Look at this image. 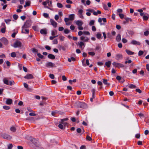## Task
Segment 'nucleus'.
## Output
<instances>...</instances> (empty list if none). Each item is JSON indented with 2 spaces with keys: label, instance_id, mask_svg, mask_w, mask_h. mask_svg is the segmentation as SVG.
<instances>
[{
  "label": "nucleus",
  "instance_id": "42",
  "mask_svg": "<svg viewBox=\"0 0 149 149\" xmlns=\"http://www.w3.org/2000/svg\"><path fill=\"white\" fill-rule=\"evenodd\" d=\"M59 123L63 125L64 126H65V125L67 124L66 123L64 122V121H63V120H61V121Z\"/></svg>",
  "mask_w": 149,
  "mask_h": 149
},
{
  "label": "nucleus",
  "instance_id": "51",
  "mask_svg": "<svg viewBox=\"0 0 149 149\" xmlns=\"http://www.w3.org/2000/svg\"><path fill=\"white\" fill-rule=\"evenodd\" d=\"M101 34L100 33H98L96 35V37L98 39H100L101 36Z\"/></svg>",
  "mask_w": 149,
  "mask_h": 149
},
{
  "label": "nucleus",
  "instance_id": "64",
  "mask_svg": "<svg viewBox=\"0 0 149 149\" xmlns=\"http://www.w3.org/2000/svg\"><path fill=\"white\" fill-rule=\"evenodd\" d=\"M123 10L122 9L119 8L117 10V12L118 13H122L123 12Z\"/></svg>",
  "mask_w": 149,
  "mask_h": 149
},
{
  "label": "nucleus",
  "instance_id": "37",
  "mask_svg": "<svg viewBox=\"0 0 149 149\" xmlns=\"http://www.w3.org/2000/svg\"><path fill=\"white\" fill-rule=\"evenodd\" d=\"M125 19L127 22H128L129 21H130L131 22H132V20L131 18L128 17H125Z\"/></svg>",
  "mask_w": 149,
  "mask_h": 149
},
{
  "label": "nucleus",
  "instance_id": "29",
  "mask_svg": "<svg viewBox=\"0 0 149 149\" xmlns=\"http://www.w3.org/2000/svg\"><path fill=\"white\" fill-rule=\"evenodd\" d=\"M31 1H27L26 2L24 6V7H26L27 6H29L30 5Z\"/></svg>",
  "mask_w": 149,
  "mask_h": 149
},
{
  "label": "nucleus",
  "instance_id": "9",
  "mask_svg": "<svg viewBox=\"0 0 149 149\" xmlns=\"http://www.w3.org/2000/svg\"><path fill=\"white\" fill-rule=\"evenodd\" d=\"M33 75L31 74H28L26 76L24 77V78L27 79H29L33 78Z\"/></svg>",
  "mask_w": 149,
  "mask_h": 149
},
{
  "label": "nucleus",
  "instance_id": "11",
  "mask_svg": "<svg viewBox=\"0 0 149 149\" xmlns=\"http://www.w3.org/2000/svg\"><path fill=\"white\" fill-rule=\"evenodd\" d=\"M80 38L81 40L84 42H87L89 40V39L87 37L84 36H81Z\"/></svg>",
  "mask_w": 149,
  "mask_h": 149
},
{
  "label": "nucleus",
  "instance_id": "12",
  "mask_svg": "<svg viewBox=\"0 0 149 149\" xmlns=\"http://www.w3.org/2000/svg\"><path fill=\"white\" fill-rule=\"evenodd\" d=\"M149 18V15L147 13H146L143 17V18L144 20H147Z\"/></svg>",
  "mask_w": 149,
  "mask_h": 149
},
{
  "label": "nucleus",
  "instance_id": "59",
  "mask_svg": "<svg viewBox=\"0 0 149 149\" xmlns=\"http://www.w3.org/2000/svg\"><path fill=\"white\" fill-rule=\"evenodd\" d=\"M13 17L14 19L16 20L18 18V16L16 15H14L13 16Z\"/></svg>",
  "mask_w": 149,
  "mask_h": 149
},
{
  "label": "nucleus",
  "instance_id": "39",
  "mask_svg": "<svg viewBox=\"0 0 149 149\" xmlns=\"http://www.w3.org/2000/svg\"><path fill=\"white\" fill-rule=\"evenodd\" d=\"M129 87L131 88H136V86L133 84H131L129 86Z\"/></svg>",
  "mask_w": 149,
  "mask_h": 149
},
{
  "label": "nucleus",
  "instance_id": "63",
  "mask_svg": "<svg viewBox=\"0 0 149 149\" xmlns=\"http://www.w3.org/2000/svg\"><path fill=\"white\" fill-rule=\"evenodd\" d=\"M122 41L123 43H125L127 42V39L124 38H123L122 39Z\"/></svg>",
  "mask_w": 149,
  "mask_h": 149
},
{
  "label": "nucleus",
  "instance_id": "30",
  "mask_svg": "<svg viewBox=\"0 0 149 149\" xmlns=\"http://www.w3.org/2000/svg\"><path fill=\"white\" fill-rule=\"evenodd\" d=\"M126 53L129 55H132L134 54V52L129 50L126 49Z\"/></svg>",
  "mask_w": 149,
  "mask_h": 149
},
{
  "label": "nucleus",
  "instance_id": "19",
  "mask_svg": "<svg viewBox=\"0 0 149 149\" xmlns=\"http://www.w3.org/2000/svg\"><path fill=\"white\" fill-rule=\"evenodd\" d=\"M70 20L68 18H65L64 19V21L66 23V24L67 25H68L71 24V23L69 22V21Z\"/></svg>",
  "mask_w": 149,
  "mask_h": 149
},
{
  "label": "nucleus",
  "instance_id": "47",
  "mask_svg": "<svg viewBox=\"0 0 149 149\" xmlns=\"http://www.w3.org/2000/svg\"><path fill=\"white\" fill-rule=\"evenodd\" d=\"M13 147V146L12 144H10L8 145V149H11Z\"/></svg>",
  "mask_w": 149,
  "mask_h": 149
},
{
  "label": "nucleus",
  "instance_id": "34",
  "mask_svg": "<svg viewBox=\"0 0 149 149\" xmlns=\"http://www.w3.org/2000/svg\"><path fill=\"white\" fill-rule=\"evenodd\" d=\"M75 60V58L73 57H71L70 58H68V61L69 62H71L72 61H74Z\"/></svg>",
  "mask_w": 149,
  "mask_h": 149
},
{
  "label": "nucleus",
  "instance_id": "53",
  "mask_svg": "<svg viewBox=\"0 0 149 149\" xmlns=\"http://www.w3.org/2000/svg\"><path fill=\"white\" fill-rule=\"evenodd\" d=\"M37 55L39 57V58H43L44 57V56L43 55H42L40 53H38L37 54Z\"/></svg>",
  "mask_w": 149,
  "mask_h": 149
},
{
  "label": "nucleus",
  "instance_id": "43",
  "mask_svg": "<svg viewBox=\"0 0 149 149\" xmlns=\"http://www.w3.org/2000/svg\"><path fill=\"white\" fill-rule=\"evenodd\" d=\"M16 54L15 52H13L11 54V56L13 57H15L16 56Z\"/></svg>",
  "mask_w": 149,
  "mask_h": 149
},
{
  "label": "nucleus",
  "instance_id": "7",
  "mask_svg": "<svg viewBox=\"0 0 149 149\" xmlns=\"http://www.w3.org/2000/svg\"><path fill=\"white\" fill-rule=\"evenodd\" d=\"M31 26V23L30 21H26L24 23V25L22 26V28H27Z\"/></svg>",
  "mask_w": 149,
  "mask_h": 149
},
{
  "label": "nucleus",
  "instance_id": "45",
  "mask_svg": "<svg viewBox=\"0 0 149 149\" xmlns=\"http://www.w3.org/2000/svg\"><path fill=\"white\" fill-rule=\"evenodd\" d=\"M3 108L6 110H8L10 108V107L7 106H3Z\"/></svg>",
  "mask_w": 149,
  "mask_h": 149
},
{
  "label": "nucleus",
  "instance_id": "60",
  "mask_svg": "<svg viewBox=\"0 0 149 149\" xmlns=\"http://www.w3.org/2000/svg\"><path fill=\"white\" fill-rule=\"evenodd\" d=\"M83 12V10L82 9H79L78 11V14L80 15H81L82 14Z\"/></svg>",
  "mask_w": 149,
  "mask_h": 149
},
{
  "label": "nucleus",
  "instance_id": "20",
  "mask_svg": "<svg viewBox=\"0 0 149 149\" xmlns=\"http://www.w3.org/2000/svg\"><path fill=\"white\" fill-rule=\"evenodd\" d=\"M80 107H81L85 108L87 107V105L84 103H80Z\"/></svg>",
  "mask_w": 149,
  "mask_h": 149
},
{
  "label": "nucleus",
  "instance_id": "54",
  "mask_svg": "<svg viewBox=\"0 0 149 149\" xmlns=\"http://www.w3.org/2000/svg\"><path fill=\"white\" fill-rule=\"evenodd\" d=\"M128 33L130 35L132 36L134 33V32L133 31H129L128 32Z\"/></svg>",
  "mask_w": 149,
  "mask_h": 149
},
{
  "label": "nucleus",
  "instance_id": "22",
  "mask_svg": "<svg viewBox=\"0 0 149 149\" xmlns=\"http://www.w3.org/2000/svg\"><path fill=\"white\" fill-rule=\"evenodd\" d=\"M68 18L69 20L71 21L73 20L74 18V15L72 14L70 15H69V18Z\"/></svg>",
  "mask_w": 149,
  "mask_h": 149
},
{
  "label": "nucleus",
  "instance_id": "41",
  "mask_svg": "<svg viewBox=\"0 0 149 149\" xmlns=\"http://www.w3.org/2000/svg\"><path fill=\"white\" fill-rule=\"evenodd\" d=\"M18 31L16 30L15 31V32L14 33H13L11 35V36L13 38H15V35L16 34H17V33Z\"/></svg>",
  "mask_w": 149,
  "mask_h": 149
},
{
  "label": "nucleus",
  "instance_id": "18",
  "mask_svg": "<svg viewBox=\"0 0 149 149\" xmlns=\"http://www.w3.org/2000/svg\"><path fill=\"white\" fill-rule=\"evenodd\" d=\"M40 33L42 34H47V31L46 29H41L40 31Z\"/></svg>",
  "mask_w": 149,
  "mask_h": 149
},
{
  "label": "nucleus",
  "instance_id": "10",
  "mask_svg": "<svg viewBox=\"0 0 149 149\" xmlns=\"http://www.w3.org/2000/svg\"><path fill=\"white\" fill-rule=\"evenodd\" d=\"M51 24L54 27L56 28L57 27V23L54 20L50 19V20Z\"/></svg>",
  "mask_w": 149,
  "mask_h": 149
},
{
  "label": "nucleus",
  "instance_id": "3",
  "mask_svg": "<svg viewBox=\"0 0 149 149\" xmlns=\"http://www.w3.org/2000/svg\"><path fill=\"white\" fill-rule=\"evenodd\" d=\"M86 11L93 13V15H97L98 14H100L101 13V11L99 10H97V12H95L93 10L88 9Z\"/></svg>",
  "mask_w": 149,
  "mask_h": 149
},
{
  "label": "nucleus",
  "instance_id": "49",
  "mask_svg": "<svg viewBox=\"0 0 149 149\" xmlns=\"http://www.w3.org/2000/svg\"><path fill=\"white\" fill-rule=\"evenodd\" d=\"M88 54L89 55H91L92 56H94L95 54V52H88Z\"/></svg>",
  "mask_w": 149,
  "mask_h": 149
},
{
  "label": "nucleus",
  "instance_id": "31",
  "mask_svg": "<svg viewBox=\"0 0 149 149\" xmlns=\"http://www.w3.org/2000/svg\"><path fill=\"white\" fill-rule=\"evenodd\" d=\"M58 127L61 129H64L65 127V126H64L63 125L61 124L60 123H59Z\"/></svg>",
  "mask_w": 149,
  "mask_h": 149
},
{
  "label": "nucleus",
  "instance_id": "8",
  "mask_svg": "<svg viewBox=\"0 0 149 149\" xmlns=\"http://www.w3.org/2000/svg\"><path fill=\"white\" fill-rule=\"evenodd\" d=\"M22 45L21 42L19 41H17L14 43L13 45V47L15 48L21 47Z\"/></svg>",
  "mask_w": 149,
  "mask_h": 149
},
{
  "label": "nucleus",
  "instance_id": "32",
  "mask_svg": "<svg viewBox=\"0 0 149 149\" xmlns=\"http://www.w3.org/2000/svg\"><path fill=\"white\" fill-rule=\"evenodd\" d=\"M10 130L12 132H15L16 130V128L14 126L11 127L10 128Z\"/></svg>",
  "mask_w": 149,
  "mask_h": 149
},
{
  "label": "nucleus",
  "instance_id": "2",
  "mask_svg": "<svg viewBox=\"0 0 149 149\" xmlns=\"http://www.w3.org/2000/svg\"><path fill=\"white\" fill-rule=\"evenodd\" d=\"M29 140L33 144V147L35 149H44L38 140L33 138H30Z\"/></svg>",
  "mask_w": 149,
  "mask_h": 149
},
{
  "label": "nucleus",
  "instance_id": "33",
  "mask_svg": "<svg viewBox=\"0 0 149 149\" xmlns=\"http://www.w3.org/2000/svg\"><path fill=\"white\" fill-rule=\"evenodd\" d=\"M116 58L118 60L121 58L122 57V56L121 54H118L116 55Z\"/></svg>",
  "mask_w": 149,
  "mask_h": 149
},
{
  "label": "nucleus",
  "instance_id": "48",
  "mask_svg": "<svg viewBox=\"0 0 149 149\" xmlns=\"http://www.w3.org/2000/svg\"><path fill=\"white\" fill-rule=\"evenodd\" d=\"M86 140L89 141H91L92 140L91 138L89 136L87 135L86 138Z\"/></svg>",
  "mask_w": 149,
  "mask_h": 149
},
{
  "label": "nucleus",
  "instance_id": "15",
  "mask_svg": "<svg viewBox=\"0 0 149 149\" xmlns=\"http://www.w3.org/2000/svg\"><path fill=\"white\" fill-rule=\"evenodd\" d=\"M75 23L78 26H81L83 24V22L80 20H77L75 22Z\"/></svg>",
  "mask_w": 149,
  "mask_h": 149
},
{
  "label": "nucleus",
  "instance_id": "57",
  "mask_svg": "<svg viewBox=\"0 0 149 149\" xmlns=\"http://www.w3.org/2000/svg\"><path fill=\"white\" fill-rule=\"evenodd\" d=\"M83 32V34L86 35H89L90 33L88 31H84Z\"/></svg>",
  "mask_w": 149,
  "mask_h": 149
},
{
  "label": "nucleus",
  "instance_id": "56",
  "mask_svg": "<svg viewBox=\"0 0 149 149\" xmlns=\"http://www.w3.org/2000/svg\"><path fill=\"white\" fill-rule=\"evenodd\" d=\"M49 77L52 79H53L54 78V76L53 74H50L49 75Z\"/></svg>",
  "mask_w": 149,
  "mask_h": 149
},
{
  "label": "nucleus",
  "instance_id": "25",
  "mask_svg": "<svg viewBox=\"0 0 149 149\" xmlns=\"http://www.w3.org/2000/svg\"><path fill=\"white\" fill-rule=\"evenodd\" d=\"M137 11L139 12L140 13V15L141 16H143L145 15L144 13H143V10L142 9H138Z\"/></svg>",
  "mask_w": 149,
  "mask_h": 149
},
{
  "label": "nucleus",
  "instance_id": "61",
  "mask_svg": "<svg viewBox=\"0 0 149 149\" xmlns=\"http://www.w3.org/2000/svg\"><path fill=\"white\" fill-rule=\"evenodd\" d=\"M136 91L138 93H141L142 91H141L139 88H137L136 89Z\"/></svg>",
  "mask_w": 149,
  "mask_h": 149
},
{
  "label": "nucleus",
  "instance_id": "1",
  "mask_svg": "<svg viewBox=\"0 0 149 149\" xmlns=\"http://www.w3.org/2000/svg\"><path fill=\"white\" fill-rule=\"evenodd\" d=\"M29 140L33 144V147L35 149H44L38 140L33 138H30Z\"/></svg>",
  "mask_w": 149,
  "mask_h": 149
},
{
  "label": "nucleus",
  "instance_id": "55",
  "mask_svg": "<svg viewBox=\"0 0 149 149\" xmlns=\"http://www.w3.org/2000/svg\"><path fill=\"white\" fill-rule=\"evenodd\" d=\"M149 31H146L144 33V34L145 36H147L149 35Z\"/></svg>",
  "mask_w": 149,
  "mask_h": 149
},
{
  "label": "nucleus",
  "instance_id": "40",
  "mask_svg": "<svg viewBox=\"0 0 149 149\" xmlns=\"http://www.w3.org/2000/svg\"><path fill=\"white\" fill-rule=\"evenodd\" d=\"M57 6L59 8H62L63 6V5L59 3H58L57 4Z\"/></svg>",
  "mask_w": 149,
  "mask_h": 149
},
{
  "label": "nucleus",
  "instance_id": "27",
  "mask_svg": "<svg viewBox=\"0 0 149 149\" xmlns=\"http://www.w3.org/2000/svg\"><path fill=\"white\" fill-rule=\"evenodd\" d=\"M111 64V62L110 61H108L106 62L105 63V65L108 68L110 67V65Z\"/></svg>",
  "mask_w": 149,
  "mask_h": 149
},
{
  "label": "nucleus",
  "instance_id": "62",
  "mask_svg": "<svg viewBox=\"0 0 149 149\" xmlns=\"http://www.w3.org/2000/svg\"><path fill=\"white\" fill-rule=\"evenodd\" d=\"M59 49H60L63 50V51H65L66 50V49H65V47L63 46H60Z\"/></svg>",
  "mask_w": 149,
  "mask_h": 149
},
{
  "label": "nucleus",
  "instance_id": "17",
  "mask_svg": "<svg viewBox=\"0 0 149 149\" xmlns=\"http://www.w3.org/2000/svg\"><path fill=\"white\" fill-rule=\"evenodd\" d=\"M22 33H29V29H26V28H22Z\"/></svg>",
  "mask_w": 149,
  "mask_h": 149
},
{
  "label": "nucleus",
  "instance_id": "5",
  "mask_svg": "<svg viewBox=\"0 0 149 149\" xmlns=\"http://www.w3.org/2000/svg\"><path fill=\"white\" fill-rule=\"evenodd\" d=\"M112 64L116 67L118 68H123L124 67V65L121 63H118L113 62V63Z\"/></svg>",
  "mask_w": 149,
  "mask_h": 149
},
{
  "label": "nucleus",
  "instance_id": "4",
  "mask_svg": "<svg viewBox=\"0 0 149 149\" xmlns=\"http://www.w3.org/2000/svg\"><path fill=\"white\" fill-rule=\"evenodd\" d=\"M1 136L4 139L8 140H10L12 138V136L6 134H2L1 135Z\"/></svg>",
  "mask_w": 149,
  "mask_h": 149
},
{
  "label": "nucleus",
  "instance_id": "58",
  "mask_svg": "<svg viewBox=\"0 0 149 149\" xmlns=\"http://www.w3.org/2000/svg\"><path fill=\"white\" fill-rule=\"evenodd\" d=\"M95 21L93 20H91L89 23V25H92L94 24Z\"/></svg>",
  "mask_w": 149,
  "mask_h": 149
},
{
  "label": "nucleus",
  "instance_id": "38",
  "mask_svg": "<svg viewBox=\"0 0 149 149\" xmlns=\"http://www.w3.org/2000/svg\"><path fill=\"white\" fill-rule=\"evenodd\" d=\"M70 30L67 29H64V32L65 34H68L70 32Z\"/></svg>",
  "mask_w": 149,
  "mask_h": 149
},
{
  "label": "nucleus",
  "instance_id": "28",
  "mask_svg": "<svg viewBox=\"0 0 149 149\" xmlns=\"http://www.w3.org/2000/svg\"><path fill=\"white\" fill-rule=\"evenodd\" d=\"M3 81L4 84L7 85H9L8 81L6 78H4L3 80Z\"/></svg>",
  "mask_w": 149,
  "mask_h": 149
},
{
  "label": "nucleus",
  "instance_id": "35",
  "mask_svg": "<svg viewBox=\"0 0 149 149\" xmlns=\"http://www.w3.org/2000/svg\"><path fill=\"white\" fill-rule=\"evenodd\" d=\"M29 115L31 116H35L36 115V114L35 113V111H33L29 113Z\"/></svg>",
  "mask_w": 149,
  "mask_h": 149
},
{
  "label": "nucleus",
  "instance_id": "6",
  "mask_svg": "<svg viewBox=\"0 0 149 149\" xmlns=\"http://www.w3.org/2000/svg\"><path fill=\"white\" fill-rule=\"evenodd\" d=\"M46 67L49 68H52L55 67V64L51 62H48L45 65Z\"/></svg>",
  "mask_w": 149,
  "mask_h": 149
},
{
  "label": "nucleus",
  "instance_id": "16",
  "mask_svg": "<svg viewBox=\"0 0 149 149\" xmlns=\"http://www.w3.org/2000/svg\"><path fill=\"white\" fill-rule=\"evenodd\" d=\"M131 44L134 45H140L141 44V43L135 40H132L131 42Z\"/></svg>",
  "mask_w": 149,
  "mask_h": 149
},
{
  "label": "nucleus",
  "instance_id": "50",
  "mask_svg": "<svg viewBox=\"0 0 149 149\" xmlns=\"http://www.w3.org/2000/svg\"><path fill=\"white\" fill-rule=\"evenodd\" d=\"M143 52L141 50H140L139 52L138 55L139 56H141L143 54Z\"/></svg>",
  "mask_w": 149,
  "mask_h": 149
},
{
  "label": "nucleus",
  "instance_id": "13",
  "mask_svg": "<svg viewBox=\"0 0 149 149\" xmlns=\"http://www.w3.org/2000/svg\"><path fill=\"white\" fill-rule=\"evenodd\" d=\"M13 100L9 98L7 99L6 102V104L8 105L11 104Z\"/></svg>",
  "mask_w": 149,
  "mask_h": 149
},
{
  "label": "nucleus",
  "instance_id": "36",
  "mask_svg": "<svg viewBox=\"0 0 149 149\" xmlns=\"http://www.w3.org/2000/svg\"><path fill=\"white\" fill-rule=\"evenodd\" d=\"M103 82L104 83V84L105 85H107L108 86H109L110 85V84H109L107 83V79H103Z\"/></svg>",
  "mask_w": 149,
  "mask_h": 149
},
{
  "label": "nucleus",
  "instance_id": "24",
  "mask_svg": "<svg viewBox=\"0 0 149 149\" xmlns=\"http://www.w3.org/2000/svg\"><path fill=\"white\" fill-rule=\"evenodd\" d=\"M48 57L49 58L52 59H54L55 58V56L51 54H49Z\"/></svg>",
  "mask_w": 149,
  "mask_h": 149
},
{
  "label": "nucleus",
  "instance_id": "23",
  "mask_svg": "<svg viewBox=\"0 0 149 149\" xmlns=\"http://www.w3.org/2000/svg\"><path fill=\"white\" fill-rule=\"evenodd\" d=\"M79 46L81 48V49H83L84 48V47H82L83 46H84V44L83 42H81L79 43Z\"/></svg>",
  "mask_w": 149,
  "mask_h": 149
},
{
  "label": "nucleus",
  "instance_id": "26",
  "mask_svg": "<svg viewBox=\"0 0 149 149\" xmlns=\"http://www.w3.org/2000/svg\"><path fill=\"white\" fill-rule=\"evenodd\" d=\"M116 40L118 42H120L121 40V36L120 34H118L116 36Z\"/></svg>",
  "mask_w": 149,
  "mask_h": 149
},
{
  "label": "nucleus",
  "instance_id": "21",
  "mask_svg": "<svg viewBox=\"0 0 149 149\" xmlns=\"http://www.w3.org/2000/svg\"><path fill=\"white\" fill-rule=\"evenodd\" d=\"M51 34L52 36H56L58 35L57 31L56 30H54L52 31Z\"/></svg>",
  "mask_w": 149,
  "mask_h": 149
},
{
  "label": "nucleus",
  "instance_id": "52",
  "mask_svg": "<svg viewBox=\"0 0 149 149\" xmlns=\"http://www.w3.org/2000/svg\"><path fill=\"white\" fill-rule=\"evenodd\" d=\"M53 44H56L58 43V40L57 39H55L53 41Z\"/></svg>",
  "mask_w": 149,
  "mask_h": 149
},
{
  "label": "nucleus",
  "instance_id": "44",
  "mask_svg": "<svg viewBox=\"0 0 149 149\" xmlns=\"http://www.w3.org/2000/svg\"><path fill=\"white\" fill-rule=\"evenodd\" d=\"M32 29L36 31L38 30V28L37 26H34L32 27Z\"/></svg>",
  "mask_w": 149,
  "mask_h": 149
},
{
  "label": "nucleus",
  "instance_id": "14",
  "mask_svg": "<svg viewBox=\"0 0 149 149\" xmlns=\"http://www.w3.org/2000/svg\"><path fill=\"white\" fill-rule=\"evenodd\" d=\"M1 41L3 42L4 43L5 45H6L8 43V41L7 39L5 38H3L1 39Z\"/></svg>",
  "mask_w": 149,
  "mask_h": 149
},
{
  "label": "nucleus",
  "instance_id": "46",
  "mask_svg": "<svg viewBox=\"0 0 149 149\" xmlns=\"http://www.w3.org/2000/svg\"><path fill=\"white\" fill-rule=\"evenodd\" d=\"M118 15L121 19H123L124 17V15L122 13H120L118 14Z\"/></svg>",
  "mask_w": 149,
  "mask_h": 149
}]
</instances>
